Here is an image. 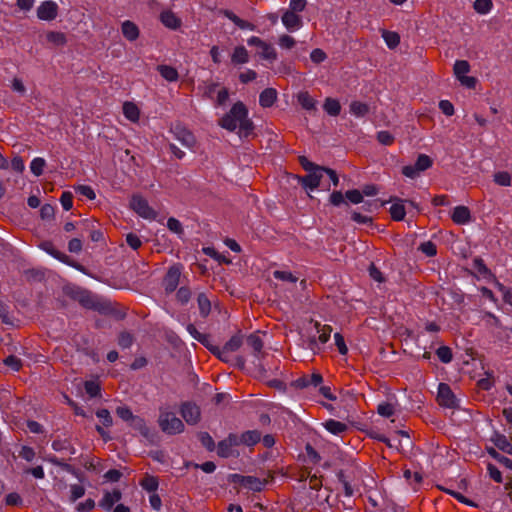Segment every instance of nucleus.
<instances>
[{
    "instance_id": "38",
    "label": "nucleus",
    "mask_w": 512,
    "mask_h": 512,
    "mask_svg": "<svg viewBox=\"0 0 512 512\" xmlns=\"http://www.w3.org/2000/svg\"><path fill=\"white\" fill-rule=\"evenodd\" d=\"M350 111L358 117H363L369 112V106L360 101H353L350 104Z\"/></svg>"
},
{
    "instance_id": "1",
    "label": "nucleus",
    "mask_w": 512,
    "mask_h": 512,
    "mask_svg": "<svg viewBox=\"0 0 512 512\" xmlns=\"http://www.w3.org/2000/svg\"><path fill=\"white\" fill-rule=\"evenodd\" d=\"M63 293L70 299L77 301L82 307L107 315L112 311L111 303L99 300L89 290L68 283L63 286Z\"/></svg>"
},
{
    "instance_id": "23",
    "label": "nucleus",
    "mask_w": 512,
    "mask_h": 512,
    "mask_svg": "<svg viewBox=\"0 0 512 512\" xmlns=\"http://www.w3.org/2000/svg\"><path fill=\"white\" fill-rule=\"evenodd\" d=\"M262 434L258 430H249L241 434L242 444L253 446L261 440Z\"/></svg>"
},
{
    "instance_id": "60",
    "label": "nucleus",
    "mask_w": 512,
    "mask_h": 512,
    "mask_svg": "<svg viewBox=\"0 0 512 512\" xmlns=\"http://www.w3.org/2000/svg\"><path fill=\"white\" fill-rule=\"evenodd\" d=\"M167 227L170 231L178 234V235H181L183 234L184 230H183V227H182V224L180 223L179 220H177L176 218H173V217H170L167 221Z\"/></svg>"
},
{
    "instance_id": "42",
    "label": "nucleus",
    "mask_w": 512,
    "mask_h": 512,
    "mask_svg": "<svg viewBox=\"0 0 512 512\" xmlns=\"http://www.w3.org/2000/svg\"><path fill=\"white\" fill-rule=\"evenodd\" d=\"M473 267L485 278L493 276L491 270L487 268L484 260L480 257H476L473 260Z\"/></svg>"
},
{
    "instance_id": "27",
    "label": "nucleus",
    "mask_w": 512,
    "mask_h": 512,
    "mask_svg": "<svg viewBox=\"0 0 512 512\" xmlns=\"http://www.w3.org/2000/svg\"><path fill=\"white\" fill-rule=\"evenodd\" d=\"M198 307L200 311V315L203 318H206L211 311V302L206 296L205 293H199L197 297Z\"/></svg>"
},
{
    "instance_id": "9",
    "label": "nucleus",
    "mask_w": 512,
    "mask_h": 512,
    "mask_svg": "<svg viewBox=\"0 0 512 512\" xmlns=\"http://www.w3.org/2000/svg\"><path fill=\"white\" fill-rule=\"evenodd\" d=\"M322 177V170H312L305 176H298V182L303 188L314 190L319 187Z\"/></svg>"
},
{
    "instance_id": "8",
    "label": "nucleus",
    "mask_w": 512,
    "mask_h": 512,
    "mask_svg": "<svg viewBox=\"0 0 512 512\" xmlns=\"http://www.w3.org/2000/svg\"><path fill=\"white\" fill-rule=\"evenodd\" d=\"M180 413L189 425H196L201 419L199 406L192 402H184L181 405Z\"/></svg>"
},
{
    "instance_id": "51",
    "label": "nucleus",
    "mask_w": 512,
    "mask_h": 512,
    "mask_svg": "<svg viewBox=\"0 0 512 512\" xmlns=\"http://www.w3.org/2000/svg\"><path fill=\"white\" fill-rule=\"evenodd\" d=\"M492 5V0H476L474 9L480 14H486L491 10Z\"/></svg>"
},
{
    "instance_id": "59",
    "label": "nucleus",
    "mask_w": 512,
    "mask_h": 512,
    "mask_svg": "<svg viewBox=\"0 0 512 512\" xmlns=\"http://www.w3.org/2000/svg\"><path fill=\"white\" fill-rule=\"evenodd\" d=\"M298 161H299V164L302 166V168L307 172L312 171V170H320V168H322V166H319V165L309 161L308 158L305 156H299Z\"/></svg>"
},
{
    "instance_id": "20",
    "label": "nucleus",
    "mask_w": 512,
    "mask_h": 512,
    "mask_svg": "<svg viewBox=\"0 0 512 512\" xmlns=\"http://www.w3.org/2000/svg\"><path fill=\"white\" fill-rule=\"evenodd\" d=\"M277 99V91L274 88L264 89L259 96V103L262 107H271Z\"/></svg>"
},
{
    "instance_id": "15",
    "label": "nucleus",
    "mask_w": 512,
    "mask_h": 512,
    "mask_svg": "<svg viewBox=\"0 0 512 512\" xmlns=\"http://www.w3.org/2000/svg\"><path fill=\"white\" fill-rule=\"evenodd\" d=\"M451 219L458 225L468 223L471 220V213L469 208L462 205L455 207L452 212Z\"/></svg>"
},
{
    "instance_id": "44",
    "label": "nucleus",
    "mask_w": 512,
    "mask_h": 512,
    "mask_svg": "<svg viewBox=\"0 0 512 512\" xmlns=\"http://www.w3.org/2000/svg\"><path fill=\"white\" fill-rule=\"evenodd\" d=\"M315 328L320 333L319 341L323 344L326 343L329 340L331 332H332L331 326H329V325L321 326V324L319 322H315Z\"/></svg>"
},
{
    "instance_id": "54",
    "label": "nucleus",
    "mask_w": 512,
    "mask_h": 512,
    "mask_svg": "<svg viewBox=\"0 0 512 512\" xmlns=\"http://www.w3.org/2000/svg\"><path fill=\"white\" fill-rule=\"evenodd\" d=\"M134 341L133 335L129 332L123 331L119 334L118 344L122 348H128Z\"/></svg>"
},
{
    "instance_id": "49",
    "label": "nucleus",
    "mask_w": 512,
    "mask_h": 512,
    "mask_svg": "<svg viewBox=\"0 0 512 512\" xmlns=\"http://www.w3.org/2000/svg\"><path fill=\"white\" fill-rule=\"evenodd\" d=\"M203 252L212 257L213 259L217 260L219 263H225L230 264L231 261L226 258L225 256L221 255L219 252H217L213 247H205L203 248Z\"/></svg>"
},
{
    "instance_id": "57",
    "label": "nucleus",
    "mask_w": 512,
    "mask_h": 512,
    "mask_svg": "<svg viewBox=\"0 0 512 512\" xmlns=\"http://www.w3.org/2000/svg\"><path fill=\"white\" fill-rule=\"evenodd\" d=\"M261 50H262L261 51V57L263 59L272 60L273 61V60H275L277 58V54H276L275 49L271 45L267 44L266 42H265V45H263L261 47Z\"/></svg>"
},
{
    "instance_id": "17",
    "label": "nucleus",
    "mask_w": 512,
    "mask_h": 512,
    "mask_svg": "<svg viewBox=\"0 0 512 512\" xmlns=\"http://www.w3.org/2000/svg\"><path fill=\"white\" fill-rule=\"evenodd\" d=\"M160 20L169 29L176 30L181 26V19L170 10L163 11L160 14Z\"/></svg>"
},
{
    "instance_id": "48",
    "label": "nucleus",
    "mask_w": 512,
    "mask_h": 512,
    "mask_svg": "<svg viewBox=\"0 0 512 512\" xmlns=\"http://www.w3.org/2000/svg\"><path fill=\"white\" fill-rule=\"evenodd\" d=\"M46 162L43 158H35L32 160L30 169L35 176H40L43 173Z\"/></svg>"
},
{
    "instance_id": "39",
    "label": "nucleus",
    "mask_w": 512,
    "mask_h": 512,
    "mask_svg": "<svg viewBox=\"0 0 512 512\" xmlns=\"http://www.w3.org/2000/svg\"><path fill=\"white\" fill-rule=\"evenodd\" d=\"M433 164L432 159L426 154H420L415 163V170L423 172L429 169Z\"/></svg>"
},
{
    "instance_id": "41",
    "label": "nucleus",
    "mask_w": 512,
    "mask_h": 512,
    "mask_svg": "<svg viewBox=\"0 0 512 512\" xmlns=\"http://www.w3.org/2000/svg\"><path fill=\"white\" fill-rule=\"evenodd\" d=\"M453 70L458 79L470 71V64L466 60H457L454 64Z\"/></svg>"
},
{
    "instance_id": "63",
    "label": "nucleus",
    "mask_w": 512,
    "mask_h": 512,
    "mask_svg": "<svg viewBox=\"0 0 512 512\" xmlns=\"http://www.w3.org/2000/svg\"><path fill=\"white\" fill-rule=\"evenodd\" d=\"M4 364L11 367L14 371H19L22 367L21 360L14 355H9L5 358Z\"/></svg>"
},
{
    "instance_id": "26",
    "label": "nucleus",
    "mask_w": 512,
    "mask_h": 512,
    "mask_svg": "<svg viewBox=\"0 0 512 512\" xmlns=\"http://www.w3.org/2000/svg\"><path fill=\"white\" fill-rule=\"evenodd\" d=\"M123 113L127 119L133 122L139 120L140 111L138 107L132 102H125L123 104Z\"/></svg>"
},
{
    "instance_id": "21",
    "label": "nucleus",
    "mask_w": 512,
    "mask_h": 512,
    "mask_svg": "<svg viewBox=\"0 0 512 512\" xmlns=\"http://www.w3.org/2000/svg\"><path fill=\"white\" fill-rule=\"evenodd\" d=\"M121 497L122 493L118 489H114L112 492H106L100 502V506L110 510L113 505L121 499Z\"/></svg>"
},
{
    "instance_id": "14",
    "label": "nucleus",
    "mask_w": 512,
    "mask_h": 512,
    "mask_svg": "<svg viewBox=\"0 0 512 512\" xmlns=\"http://www.w3.org/2000/svg\"><path fill=\"white\" fill-rule=\"evenodd\" d=\"M323 381V377L319 373H313L311 376L304 375L291 383L295 388L303 389L309 385L318 386Z\"/></svg>"
},
{
    "instance_id": "25",
    "label": "nucleus",
    "mask_w": 512,
    "mask_h": 512,
    "mask_svg": "<svg viewBox=\"0 0 512 512\" xmlns=\"http://www.w3.org/2000/svg\"><path fill=\"white\" fill-rule=\"evenodd\" d=\"M324 427L332 434L338 435L345 432L348 426L345 423L329 419L324 423Z\"/></svg>"
},
{
    "instance_id": "52",
    "label": "nucleus",
    "mask_w": 512,
    "mask_h": 512,
    "mask_svg": "<svg viewBox=\"0 0 512 512\" xmlns=\"http://www.w3.org/2000/svg\"><path fill=\"white\" fill-rule=\"evenodd\" d=\"M419 250L428 257H433L437 254V247L432 241H426L420 244Z\"/></svg>"
},
{
    "instance_id": "46",
    "label": "nucleus",
    "mask_w": 512,
    "mask_h": 512,
    "mask_svg": "<svg viewBox=\"0 0 512 512\" xmlns=\"http://www.w3.org/2000/svg\"><path fill=\"white\" fill-rule=\"evenodd\" d=\"M436 354L443 363H450L453 359L452 350L448 346L439 347L436 350Z\"/></svg>"
},
{
    "instance_id": "13",
    "label": "nucleus",
    "mask_w": 512,
    "mask_h": 512,
    "mask_svg": "<svg viewBox=\"0 0 512 512\" xmlns=\"http://www.w3.org/2000/svg\"><path fill=\"white\" fill-rule=\"evenodd\" d=\"M130 426L133 429L138 430L140 434L148 441H150L151 443L154 442L155 433H153L150 430V428L146 425V422L143 418H141L140 416H135L131 421Z\"/></svg>"
},
{
    "instance_id": "22",
    "label": "nucleus",
    "mask_w": 512,
    "mask_h": 512,
    "mask_svg": "<svg viewBox=\"0 0 512 512\" xmlns=\"http://www.w3.org/2000/svg\"><path fill=\"white\" fill-rule=\"evenodd\" d=\"M491 440L499 450L512 455V444L508 441L505 435L496 433Z\"/></svg>"
},
{
    "instance_id": "45",
    "label": "nucleus",
    "mask_w": 512,
    "mask_h": 512,
    "mask_svg": "<svg viewBox=\"0 0 512 512\" xmlns=\"http://www.w3.org/2000/svg\"><path fill=\"white\" fill-rule=\"evenodd\" d=\"M198 439L208 451H214L216 445L213 438L210 436L208 432L198 433Z\"/></svg>"
},
{
    "instance_id": "33",
    "label": "nucleus",
    "mask_w": 512,
    "mask_h": 512,
    "mask_svg": "<svg viewBox=\"0 0 512 512\" xmlns=\"http://www.w3.org/2000/svg\"><path fill=\"white\" fill-rule=\"evenodd\" d=\"M46 39L54 46H64L67 42L66 36L62 32L49 31L46 34Z\"/></svg>"
},
{
    "instance_id": "12",
    "label": "nucleus",
    "mask_w": 512,
    "mask_h": 512,
    "mask_svg": "<svg viewBox=\"0 0 512 512\" xmlns=\"http://www.w3.org/2000/svg\"><path fill=\"white\" fill-rule=\"evenodd\" d=\"M176 138L186 147L193 148L196 144V138L191 131L183 126L177 125L173 130Z\"/></svg>"
},
{
    "instance_id": "3",
    "label": "nucleus",
    "mask_w": 512,
    "mask_h": 512,
    "mask_svg": "<svg viewBox=\"0 0 512 512\" xmlns=\"http://www.w3.org/2000/svg\"><path fill=\"white\" fill-rule=\"evenodd\" d=\"M158 424L161 430L169 435L179 434L184 431L183 422L172 412L161 411Z\"/></svg>"
},
{
    "instance_id": "16",
    "label": "nucleus",
    "mask_w": 512,
    "mask_h": 512,
    "mask_svg": "<svg viewBox=\"0 0 512 512\" xmlns=\"http://www.w3.org/2000/svg\"><path fill=\"white\" fill-rule=\"evenodd\" d=\"M297 13L298 12L288 10L283 14L282 22L287 29L293 30L302 25V19Z\"/></svg>"
},
{
    "instance_id": "4",
    "label": "nucleus",
    "mask_w": 512,
    "mask_h": 512,
    "mask_svg": "<svg viewBox=\"0 0 512 512\" xmlns=\"http://www.w3.org/2000/svg\"><path fill=\"white\" fill-rule=\"evenodd\" d=\"M345 198L350 201L353 204H359L363 202V195L360 190L358 189H352L346 191L345 195L341 191H333L330 194L329 202L333 206H341L344 205L346 210L348 211L350 209L349 203L345 200Z\"/></svg>"
},
{
    "instance_id": "61",
    "label": "nucleus",
    "mask_w": 512,
    "mask_h": 512,
    "mask_svg": "<svg viewBox=\"0 0 512 512\" xmlns=\"http://www.w3.org/2000/svg\"><path fill=\"white\" fill-rule=\"evenodd\" d=\"M60 202L64 210L69 211L73 206V195L69 191L62 193Z\"/></svg>"
},
{
    "instance_id": "50",
    "label": "nucleus",
    "mask_w": 512,
    "mask_h": 512,
    "mask_svg": "<svg viewBox=\"0 0 512 512\" xmlns=\"http://www.w3.org/2000/svg\"><path fill=\"white\" fill-rule=\"evenodd\" d=\"M116 414L118 417H120L123 421L131 423L133 418L136 415H133L131 409L127 406H119L116 408Z\"/></svg>"
},
{
    "instance_id": "30",
    "label": "nucleus",
    "mask_w": 512,
    "mask_h": 512,
    "mask_svg": "<svg viewBox=\"0 0 512 512\" xmlns=\"http://www.w3.org/2000/svg\"><path fill=\"white\" fill-rule=\"evenodd\" d=\"M249 60L248 52L243 46H238L234 49L231 56V61L234 64H245Z\"/></svg>"
},
{
    "instance_id": "7",
    "label": "nucleus",
    "mask_w": 512,
    "mask_h": 512,
    "mask_svg": "<svg viewBox=\"0 0 512 512\" xmlns=\"http://www.w3.org/2000/svg\"><path fill=\"white\" fill-rule=\"evenodd\" d=\"M437 401L440 406L455 409L458 407L457 399L450 386L440 383L438 386Z\"/></svg>"
},
{
    "instance_id": "53",
    "label": "nucleus",
    "mask_w": 512,
    "mask_h": 512,
    "mask_svg": "<svg viewBox=\"0 0 512 512\" xmlns=\"http://www.w3.org/2000/svg\"><path fill=\"white\" fill-rule=\"evenodd\" d=\"M210 352L217 356L221 361L229 363L231 361V355L228 350L224 347L220 349L219 347L210 348Z\"/></svg>"
},
{
    "instance_id": "24",
    "label": "nucleus",
    "mask_w": 512,
    "mask_h": 512,
    "mask_svg": "<svg viewBox=\"0 0 512 512\" xmlns=\"http://www.w3.org/2000/svg\"><path fill=\"white\" fill-rule=\"evenodd\" d=\"M157 70L160 75L167 81H176L179 77L177 70L169 65H158Z\"/></svg>"
},
{
    "instance_id": "40",
    "label": "nucleus",
    "mask_w": 512,
    "mask_h": 512,
    "mask_svg": "<svg viewBox=\"0 0 512 512\" xmlns=\"http://www.w3.org/2000/svg\"><path fill=\"white\" fill-rule=\"evenodd\" d=\"M48 461L60 468H62L64 471L66 472H69L75 476L78 475V472L77 470L70 464L66 463L64 460L62 459H58L57 457L55 456H51L48 458Z\"/></svg>"
},
{
    "instance_id": "34",
    "label": "nucleus",
    "mask_w": 512,
    "mask_h": 512,
    "mask_svg": "<svg viewBox=\"0 0 512 512\" xmlns=\"http://www.w3.org/2000/svg\"><path fill=\"white\" fill-rule=\"evenodd\" d=\"M382 37L390 49L396 48L400 43V36L396 32L383 30Z\"/></svg>"
},
{
    "instance_id": "32",
    "label": "nucleus",
    "mask_w": 512,
    "mask_h": 512,
    "mask_svg": "<svg viewBox=\"0 0 512 512\" xmlns=\"http://www.w3.org/2000/svg\"><path fill=\"white\" fill-rule=\"evenodd\" d=\"M246 343L253 350L255 355H258L262 352L263 341L258 335L250 334L246 339Z\"/></svg>"
},
{
    "instance_id": "5",
    "label": "nucleus",
    "mask_w": 512,
    "mask_h": 512,
    "mask_svg": "<svg viewBox=\"0 0 512 512\" xmlns=\"http://www.w3.org/2000/svg\"><path fill=\"white\" fill-rule=\"evenodd\" d=\"M39 247L42 250H44L45 252H47L48 254H50L51 256H53L54 258L58 259L59 261L65 263L69 266H72L75 269H77L83 273H86V268L83 265L72 260L69 256H67L63 252H60L59 250H57L51 241H43L40 243Z\"/></svg>"
},
{
    "instance_id": "56",
    "label": "nucleus",
    "mask_w": 512,
    "mask_h": 512,
    "mask_svg": "<svg viewBox=\"0 0 512 512\" xmlns=\"http://www.w3.org/2000/svg\"><path fill=\"white\" fill-rule=\"evenodd\" d=\"M176 297L181 304H186L191 298L190 288L186 286L180 287L176 293Z\"/></svg>"
},
{
    "instance_id": "43",
    "label": "nucleus",
    "mask_w": 512,
    "mask_h": 512,
    "mask_svg": "<svg viewBox=\"0 0 512 512\" xmlns=\"http://www.w3.org/2000/svg\"><path fill=\"white\" fill-rule=\"evenodd\" d=\"M266 481H261L260 479L253 476H246V481L244 487H247L253 491H261L264 487Z\"/></svg>"
},
{
    "instance_id": "2",
    "label": "nucleus",
    "mask_w": 512,
    "mask_h": 512,
    "mask_svg": "<svg viewBox=\"0 0 512 512\" xmlns=\"http://www.w3.org/2000/svg\"><path fill=\"white\" fill-rule=\"evenodd\" d=\"M248 116V110L246 106L241 102H236L220 120L219 125L229 131H234L237 128V124L241 118Z\"/></svg>"
},
{
    "instance_id": "18",
    "label": "nucleus",
    "mask_w": 512,
    "mask_h": 512,
    "mask_svg": "<svg viewBox=\"0 0 512 512\" xmlns=\"http://www.w3.org/2000/svg\"><path fill=\"white\" fill-rule=\"evenodd\" d=\"M121 31L123 36L129 41H135L139 37L138 26L130 20H126L122 23Z\"/></svg>"
},
{
    "instance_id": "37",
    "label": "nucleus",
    "mask_w": 512,
    "mask_h": 512,
    "mask_svg": "<svg viewBox=\"0 0 512 512\" xmlns=\"http://www.w3.org/2000/svg\"><path fill=\"white\" fill-rule=\"evenodd\" d=\"M298 102L302 108L306 110H315V100L309 95L308 92H301L298 95Z\"/></svg>"
},
{
    "instance_id": "28",
    "label": "nucleus",
    "mask_w": 512,
    "mask_h": 512,
    "mask_svg": "<svg viewBox=\"0 0 512 512\" xmlns=\"http://www.w3.org/2000/svg\"><path fill=\"white\" fill-rule=\"evenodd\" d=\"M487 450V453L493 458L495 459L498 463H500L501 465L505 466L506 468L512 470V460L509 459L508 457L506 456H503L502 454H500L495 448L493 447H487L486 448Z\"/></svg>"
},
{
    "instance_id": "36",
    "label": "nucleus",
    "mask_w": 512,
    "mask_h": 512,
    "mask_svg": "<svg viewBox=\"0 0 512 512\" xmlns=\"http://www.w3.org/2000/svg\"><path fill=\"white\" fill-rule=\"evenodd\" d=\"M243 342V336L241 334V331H238L237 334L232 336L228 342L223 346L226 350L229 352L237 351Z\"/></svg>"
},
{
    "instance_id": "55",
    "label": "nucleus",
    "mask_w": 512,
    "mask_h": 512,
    "mask_svg": "<svg viewBox=\"0 0 512 512\" xmlns=\"http://www.w3.org/2000/svg\"><path fill=\"white\" fill-rule=\"evenodd\" d=\"M85 391L90 397H96L100 394L101 388L97 382L86 381L84 384Z\"/></svg>"
},
{
    "instance_id": "11",
    "label": "nucleus",
    "mask_w": 512,
    "mask_h": 512,
    "mask_svg": "<svg viewBox=\"0 0 512 512\" xmlns=\"http://www.w3.org/2000/svg\"><path fill=\"white\" fill-rule=\"evenodd\" d=\"M181 271L177 266L169 268L164 278V286L166 293H172L176 290L180 281Z\"/></svg>"
},
{
    "instance_id": "47",
    "label": "nucleus",
    "mask_w": 512,
    "mask_h": 512,
    "mask_svg": "<svg viewBox=\"0 0 512 512\" xmlns=\"http://www.w3.org/2000/svg\"><path fill=\"white\" fill-rule=\"evenodd\" d=\"M217 454L222 458H228L232 455V447L229 442L224 439L217 445Z\"/></svg>"
},
{
    "instance_id": "31",
    "label": "nucleus",
    "mask_w": 512,
    "mask_h": 512,
    "mask_svg": "<svg viewBox=\"0 0 512 512\" xmlns=\"http://www.w3.org/2000/svg\"><path fill=\"white\" fill-rule=\"evenodd\" d=\"M142 488L148 492H155L158 489L159 481L158 478L149 474L140 481Z\"/></svg>"
},
{
    "instance_id": "35",
    "label": "nucleus",
    "mask_w": 512,
    "mask_h": 512,
    "mask_svg": "<svg viewBox=\"0 0 512 512\" xmlns=\"http://www.w3.org/2000/svg\"><path fill=\"white\" fill-rule=\"evenodd\" d=\"M254 130V124L253 122L246 118H241L239 120V135L241 137H248L253 133Z\"/></svg>"
},
{
    "instance_id": "29",
    "label": "nucleus",
    "mask_w": 512,
    "mask_h": 512,
    "mask_svg": "<svg viewBox=\"0 0 512 512\" xmlns=\"http://www.w3.org/2000/svg\"><path fill=\"white\" fill-rule=\"evenodd\" d=\"M323 108L331 116H337L341 111V105L339 101L331 97L326 98Z\"/></svg>"
},
{
    "instance_id": "62",
    "label": "nucleus",
    "mask_w": 512,
    "mask_h": 512,
    "mask_svg": "<svg viewBox=\"0 0 512 512\" xmlns=\"http://www.w3.org/2000/svg\"><path fill=\"white\" fill-rule=\"evenodd\" d=\"M96 415L98 418L102 419V423L105 427H110L113 424L112 416L107 409H99Z\"/></svg>"
},
{
    "instance_id": "58",
    "label": "nucleus",
    "mask_w": 512,
    "mask_h": 512,
    "mask_svg": "<svg viewBox=\"0 0 512 512\" xmlns=\"http://www.w3.org/2000/svg\"><path fill=\"white\" fill-rule=\"evenodd\" d=\"M494 181L501 186H510L511 176L508 172H497L494 175Z\"/></svg>"
},
{
    "instance_id": "19",
    "label": "nucleus",
    "mask_w": 512,
    "mask_h": 512,
    "mask_svg": "<svg viewBox=\"0 0 512 512\" xmlns=\"http://www.w3.org/2000/svg\"><path fill=\"white\" fill-rule=\"evenodd\" d=\"M394 200H397L398 202L394 203L389 210L391 218L394 221H402L406 215V210H405V207L403 204L404 201L397 197L390 199V201H394Z\"/></svg>"
},
{
    "instance_id": "6",
    "label": "nucleus",
    "mask_w": 512,
    "mask_h": 512,
    "mask_svg": "<svg viewBox=\"0 0 512 512\" xmlns=\"http://www.w3.org/2000/svg\"><path fill=\"white\" fill-rule=\"evenodd\" d=\"M130 207L145 219H155L157 216V213L149 206L148 201L140 195L132 196Z\"/></svg>"
},
{
    "instance_id": "64",
    "label": "nucleus",
    "mask_w": 512,
    "mask_h": 512,
    "mask_svg": "<svg viewBox=\"0 0 512 512\" xmlns=\"http://www.w3.org/2000/svg\"><path fill=\"white\" fill-rule=\"evenodd\" d=\"M377 412L384 417H390L394 414V406L390 403H381L378 405Z\"/></svg>"
},
{
    "instance_id": "10",
    "label": "nucleus",
    "mask_w": 512,
    "mask_h": 512,
    "mask_svg": "<svg viewBox=\"0 0 512 512\" xmlns=\"http://www.w3.org/2000/svg\"><path fill=\"white\" fill-rule=\"evenodd\" d=\"M58 6L53 1H44L37 8V16L41 20L51 21L57 17Z\"/></svg>"
}]
</instances>
